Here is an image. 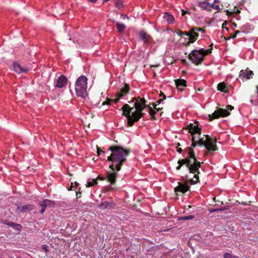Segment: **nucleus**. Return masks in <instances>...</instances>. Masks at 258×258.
Returning a JSON list of instances; mask_svg holds the SVG:
<instances>
[{
  "instance_id": "nucleus-12",
  "label": "nucleus",
  "mask_w": 258,
  "mask_h": 258,
  "mask_svg": "<svg viewBox=\"0 0 258 258\" xmlns=\"http://www.w3.org/2000/svg\"><path fill=\"white\" fill-rule=\"evenodd\" d=\"M139 36L145 44L147 45L150 44L152 38L146 31L144 30L141 31L139 33Z\"/></svg>"
},
{
  "instance_id": "nucleus-48",
  "label": "nucleus",
  "mask_w": 258,
  "mask_h": 258,
  "mask_svg": "<svg viewBox=\"0 0 258 258\" xmlns=\"http://www.w3.org/2000/svg\"><path fill=\"white\" fill-rule=\"evenodd\" d=\"M194 177L197 179V181H198L199 180V176L198 174H195Z\"/></svg>"
},
{
  "instance_id": "nucleus-32",
  "label": "nucleus",
  "mask_w": 258,
  "mask_h": 258,
  "mask_svg": "<svg viewBox=\"0 0 258 258\" xmlns=\"http://www.w3.org/2000/svg\"><path fill=\"white\" fill-rule=\"evenodd\" d=\"M97 184V179H93L91 181H88L86 184L87 187H91Z\"/></svg>"
},
{
  "instance_id": "nucleus-19",
  "label": "nucleus",
  "mask_w": 258,
  "mask_h": 258,
  "mask_svg": "<svg viewBox=\"0 0 258 258\" xmlns=\"http://www.w3.org/2000/svg\"><path fill=\"white\" fill-rule=\"evenodd\" d=\"M252 75H253V73L251 71H248L241 70L240 72L239 77H240V78L249 79L251 78V76Z\"/></svg>"
},
{
  "instance_id": "nucleus-41",
  "label": "nucleus",
  "mask_w": 258,
  "mask_h": 258,
  "mask_svg": "<svg viewBox=\"0 0 258 258\" xmlns=\"http://www.w3.org/2000/svg\"><path fill=\"white\" fill-rule=\"evenodd\" d=\"M95 179H97V181L98 180H104L106 179V177H103L102 176H101L100 175H99L98 176V177Z\"/></svg>"
},
{
  "instance_id": "nucleus-8",
  "label": "nucleus",
  "mask_w": 258,
  "mask_h": 258,
  "mask_svg": "<svg viewBox=\"0 0 258 258\" xmlns=\"http://www.w3.org/2000/svg\"><path fill=\"white\" fill-rule=\"evenodd\" d=\"M229 115L230 112L227 110L220 108L211 114V121L214 119L218 118L220 117H226Z\"/></svg>"
},
{
  "instance_id": "nucleus-5",
  "label": "nucleus",
  "mask_w": 258,
  "mask_h": 258,
  "mask_svg": "<svg viewBox=\"0 0 258 258\" xmlns=\"http://www.w3.org/2000/svg\"><path fill=\"white\" fill-rule=\"evenodd\" d=\"M209 53H210L209 49L206 50L204 49L193 50L188 54V59L194 64L198 65L202 62L205 56Z\"/></svg>"
},
{
  "instance_id": "nucleus-30",
  "label": "nucleus",
  "mask_w": 258,
  "mask_h": 258,
  "mask_svg": "<svg viewBox=\"0 0 258 258\" xmlns=\"http://www.w3.org/2000/svg\"><path fill=\"white\" fill-rule=\"evenodd\" d=\"M224 258H239L236 255H233L231 251L229 252H225L223 255Z\"/></svg>"
},
{
  "instance_id": "nucleus-39",
  "label": "nucleus",
  "mask_w": 258,
  "mask_h": 258,
  "mask_svg": "<svg viewBox=\"0 0 258 258\" xmlns=\"http://www.w3.org/2000/svg\"><path fill=\"white\" fill-rule=\"evenodd\" d=\"M180 146V143H177V146H176V151H177V152H178L179 153H181L182 152V149H181V148H178V147H179Z\"/></svg>"
},
{
  "instance_id": "nucleus-28",
  "label": "nucleus",
  "mask_w": 258,
  "mask_h": 258,
  "mask_svg": "<svg viewBox=\"0 0 258 258\" xmlns=\"http://www.w3.org/2000/svg\"><path fill=\"white\" fill-rule=\"evenodd\" d=\"M116 28L118 32L122 33L124 32L125 26L124 24L117 23L116 24Z\"/></svg>"
},
{
  "instance_id": "nucleus-26",
  "label": "nucleus",
  "mask_w": 258,
  "mask_h": 258,
  "mask_svg": "<svg viewBox=\"0 0 258 258\" xmlns=\"http://www.w3.org/2000/svg\"><path fill=\"white\" fill-rule=\"evenodd\" d=\"M175 33L179 36H182L183 35H185L186 36V38H189L190 36V30L188 32L187 31H182L179 29H177L175 30Z\"/></svg>"
},
{
  "instance_id": "nucleus-35",
  "label": "nucleus",
  "mask_w": 258,
  "mask_h": 258,
  "mask_svg": "<svg viewBox=\"0 0 258 258\" xmlns=\"http://www.w3.org/2000/svg\"><path fill=\"white\" fill-rule=\"evenodd\" d=\"M248 27H249V25H243L241 28V31L242 32H247V30L248 29Z\"/></svg>"
},
{
  "instance_id": "nucleus-49",
  "label": "nucleus",
  "mask_w": 258,
  "mask_h": 258,
  "mask_svg": "<svg viewBox=\"0 0 258 258\" xmlns=\"http://www.w3.org/2000/svg\"><path fill=\"white\" fill-rule=\"evenodd\" d=\"M240 32H241V30L235 31L234 34H236V35L237 34L239 33Z\"/></svg>"
},
{
  "instance_id": "nucleus-1",
  "label": "nucleus",
  "mask_w": 258,
  "mask_h": 258,
  "mask_svg": "<svg viewBox=\"0 0 258 258\" xmlns=\"http://www.w3.org/2000/svg\"><path fill=\"white\" fill-rule=\"evenodd\" d=\"M108 150L111 152V154L107 157V161L111 162L109 166L111 171H107L106 178L110 184L114 185L118 172L120 170L123 164L126 161V158L131 153V149L114 145L110 146Z\"/></svg>"
},
{
  "instance_id": "nucleus-18",
  "label": "nucleus",
  "mask_w": 258,
  "mask_h": 258,
  "mask_svg": "<svg viewBox=\"0 0 258 258\" xmlns=\"http://www.w3.org/2000/svg\"><path fill=\"white\" fill-rule=\"evenodd\" d=\"M115 204L112 202L104 201L102 202L99 206V208L103 209H112L114 207Z\"/></svg>"
},
{
  "instance_id": "nucleus-22",
  "label": "nucleus",
  "mask_w": 258,
  "mask_h": 258,
  "mask_svg": "<svg viewBox=\"0 0 258 258\" xmlns=\"http://www.w3.org/2000/svg\"><path fill=\"white\" fill-rule=\"evenodd\" d=\"M4 224L13 227L14 229H16V230L19 231L21 230V229L22 228L21 225L16 224L14 222H5Z\"/></svg>"
},
{
  "instance_id": "nucleus-14",
  "label": "nucleus",
  "mask_w": 258,
  "mask_h": 258,
  "mask_svg": "<svg viewBox=\"0 0 258 258\" xmlns=\"http://www.w3.org/2000/svg\"><path fill=\"white\" fill-rule=\"evenodd\" d=\"M131 90L130 86L128 84L124 83L120 91L117 93L119 95V97H123L124 96L128 94Z\"/></svg>"
},
{
  "instance_id": "nucleus-20",
  "label": "nucleus",
  "mask_w": 258,
  "mask_h": 258,
  "mask_svg": "<svg viewBox=\"0 0 258 258\" xmlns=\"http://www.w3.org/2000/svg\"><path fill=\"white\" fill-rule=\"evenodd\" d=\"M176 87L178 89H181V87L186 86V82L184 79H177L175 80Z\"/></svg>"
},
{
  "instance_id": "nucleus-44",
  "label": "nucleus",
  "mask_w": 258,
  "mask_h": 258,
  "mask_svg": "<svg viewBox=\"0 0 258 258\" xmlns=\"http://www.w3.org/2000/svg\"><path fill=\"white\" fill-rule=\"evenodd\" d=\"M222 210L221 209H211V208L210 211H211V213L216 212V211H217L218 210Z\"/></svg>"
},
{
  "instance_id": "nucleus-29",
  "label": "nucleus",
  "mask_w": 258,
  "mask_h": 258,
  "mask_svg": "<svg viewBox=\"0 0 258 258\" xmlns=\"http://www.w3.org/2000/svg\"><path fill=\"white\" fill-rule=\"evenodd\" d=\"M149 114L151 116V119L156 120L157 119L155 117V114H156V111L155 109L153 108H150V109L148 111Z\"/></svg>"
},
{
  "instance_id": "nucleus-6",
  "label": "nucleus",
  "mask_w": 258,
  "mask_h": 258,
  "mask_svg": "<svg viewBox=\"0 0 258 258\" xmlns=\"http://www.w3.org/2000/svg\"><path fill=\"white\" fill-rule=\"evenodd\" d=\"M185 130H187L188 133H189L192 137L191 141L192 143L191 146L189 148H193L195 147L197 145H198V143L197 141V137L196 135H198L199 136L201 135V128H200L198 125H195L193 123H190L185 128Z\"/></svg>"
},
{
  "instance_id": "nucleus-4",
  "label": "nucleus",
  "mask_w": 258,
  "mask_h": 258,
  "mask_svg": "<svg viewBox=\"0 0 258 258\" xmlns=\"http://www.w3.org/2000/svg\"><path fill=\"white\" fill-rule=\"evenodd\" d=\"M87 78L86 76L82 75L79 77L76 82L75 90L78 96L83 98L87 95Z\"/></svg>"
},
{
  "instance_id": "nucleus-43",
  "label": "nucleus",
  "mask_w": 258,
  "mask_h": 258,
  "mask_svg": "<svg viewBox=\"0 0 258 258\" xmlns=\"http://www.w3.org/2000/svg\"><path fill=\"white\" fill-rule=\"evenodd\" d=\"M181 15L182 16H184L186 14L189 13L188 11H186L184 10H181Z\"/></svg>"
},
{
  "instance_id": "nucleus-2",
  "label": "nucleus",
  "mask_w": 258,
  "mask_h": 258,
  "mask_svg": "<svg viewBox=\"0 0 258 258\" xmlns=\"http://www.w3.org/2000/svg\"><path fill=\"white\" fill-rule=\"evenodd\" d=\"M134 102L133 107L128 104L123 105L120 110H122V115L127 118V123L128 126H132L135 122H138L143 117L145 113L143 110L147 107V101L144 98L140 96L134 97L128 101L130 104Z\"/></svg>"
},
{
  "instance_id": "nucleus-10",
  "label": "nucleus",
  "mask_w": 258,
  "mask_h": 258,
  "mask_svg": "<svg viewBox=\"0 0 258 258\" xmlns=\"http://www.w3.org/2000/svg\"><path fill=\"white\" fill-rule=\"evenodd\" d=\"M178 185L174 189L176 195H179V193L183 195L189 189V187L186 183L178 182Z\"/></svg>"
},
{
  "instance_id": "nucleus-24",
  "label": "nucleus",
  "mask_w": 258,
  "mask_h": 258,
  "mask_svg": "<svg viewBox=\"0 0 258 258\" xmlns=\"http://www.w3.org/2000/svg\"><path fill=\"white\" fill-rule=\"evenodd\" d=\"M216 142L217 140L216 139V138L214 137V138H213V137H211V152L212 151H215L217 150L218 148L217 147Z\"/></svg>"
},
{
  "instance_id": "nucleus-51",
  "label": "nucleus",
  "mask_w": 258,
  "mask_h": 258,
  "mask_svg": "<svg viewBox=\"0 0 258 258\" xmlns=\"http://www.w3.org/2000/svg\"><path fill=\"white\" fill-rule=\"evenodd\" d=\"M147 107H148L149 108V110L150 109V108H153L150 105H147Z\"/></svg>"
},
{
  "instance_id": "nucleus-52",
  "label": "nucleus",
  "mask_w": 258,
  "mask_h": 258,
  "mask_svg": "<svg viewBox=\"0 0 258 258\" xmlns=\"http://www.w3.org/2000/svg\"><path fill=\"white\" fill-rule=\"evenodd\" d=\"M89 1L92 3H94L97 1V0H89Z\"/></svg>"
},
{
  "instance_id": "nucleus-27",
  "label": "nucleus",
  "mask_w": 258,
  "mask_h": 258,
  "mask_svg": "<svg viewBox=\"0 0 258 258\" xmlns=\"http://www.w3.org/2000/svg\"><path fill=\"white\" fill-rule=\"evenodd\" d=\"M164 18L169 24H172L174 21V18L173 16L168 13L165 14Z\"/></svg>"
},
{
  "instance_id": "nucleus-17",
  "label": "nucleus",
  "mask_w": 258,
  "mask_h": 258,
  "mask_svg": "<svg viewBox=\"0 0 258 258\" xmlns=\"http://www.w3.org/2000/svg\"><path fill=\"white\" fill-rule=\"evenodd\" d=\"M223 6L219 0H214L213 3L211 4V9L216 10L217 12H219L222 9Z\"/></svg>"
},
{
  "instance_id": "nucleus-59",
  "label": "nucleus",
  "mask_w": 258,
  "mask_h": 258,
  "mask_svg": "<svg viewBox=\"0 0 258 258\" xmlns=\"http://www.w3.org/2000/svg\"><path fill=\"white\" fill-rule=\"evenodd\" d=\"M257 94H258V86L257 87Z\"/></svg>"
},
{
  "instance_id": "nucleus-11",
  "label": "nucleus",
  "mask_w": 258,
  "mask_h": 258,
  "mask_svg": "<svg viewBox=\"0 0 258 258\" xmlns=\"http://www.w3.org/2000/svg\"><path fill=\"white\" fill-rule=\"evenodd\" d=\"M55 203L54 201H51L48 199H45L42 201L41 203L39 204L41 209L40 210V213L43 214L46 208H51L54 206Z\"/></svg>"
},
{
  "instance_id": "nucleus-40",
  "label": "nucleus",
  "mask_w": 258,
  "mask_h": 258,
  "mask_svg": "<svg viewBox=\"0 0 258 258\" xmlns=\"http://www.w3.org/2000/svg\"><path fill=\"white\" fill-rule=\"evenodd\" d=\"M255 97H253L252 96L251 97L250 100V102L252 104H255V103H256V100L255 99Z\"/></svg>"
},
{
  "instance_id": "nucleus-50",
  "label": "nucleus",
  "mask_w": 258,
  "mask_h": 258,
  "mask_svg": "<svg viewBox=\"0 0 258 258\" xmlns=\"http://www.w3.org/2000/svg\"><path fill=\"white\" fill-rule=\"evenodd\" d=\"M121 16H122L123 18H126L128 19V18L127 17V15H126L122 14V15H121Z\"/></svg>"
},
{
  "instance_id": "nucleus-54",
  "label": "nucleus",
  "mask_w": 258,
  "mask_h": 258,
  "mask_svg": "<svg viewBox=\"0 0 258 258\" xmlns=\"http://www.w3.org/2000/svg\"><path fill=\"white\" fill-rule=\"evenodd\" d=\"M213 200L214 201V202H216V197H214L213 198Z\"/></svg>"
},
{
  "instance_id": "nucleus-13",
  "label": "nucleus",
  "mask_w": 258,
  "mask_h": 258,
  "mask_svg": "<svg viewBox=\"0 0 258 258\" xmlns=\"http://www.w3.org/2000/svg\"><path fill=\"white\" fill-rule=\"evenodd\" d=\"M67 82V78L64 76L61 75L58 77L55 86L57 88H62L66 86Z\"/></svg>"
},
{
  "instance_id": "nucleus-21",
  "label": "nucleus",
  "mask_w": 258,
  "mask_h": 258,
  "mask_svg": "<svg viewBox=\"0 0 258 258\" xmlns=\"http://www.w3.org/2000/svg\"><path fill=\"white\" fill-rule=\"evenodd\" d=\"M240 13V10L238 8L235 7L233 10H229L226 11V14L229 17L234 15H237Z\"/></svg>"
},
{
  "instance_id": "nucleus-15",
  "label": "nucleus",
  "mask_w": 258,
  "mask_h": 258,
  "mask_svg": "<svg viewBox=\"0 0 258 258\" xmlns=\"http://www.w3.org/2000/svg\"><path fill=\"white\" fill-rule=\"evenodd\" d=\"M34 209V206L31 204H28L24 206L17 207L18 210L21 213H25L30 211Z\"/></svg>"
},
{
  "instance_id": "nucleus-31",
  "label": "nucleus",
  "mask_w": 258,
  "mask_h": 258,
  "mask_svg": "<svg viewBox=\"0 0 258 258\" xmlns=\"http://www.w3.org/2000/svg\"><path fill=\"white\" fill-rule=\"evenodd\" d=\"M115 3V6L118 9H120L123 7V3L121 0H113Z\"/></svg>"
},
{
  "instance_id": "nucleus-7",
  "label": "nucleus",
  "mask_w": 258,
  "mask_h": 258,
  "mask_svg": "<svg viewBox=\"0 0 258 258\" xmlns=\"http://www.w3.org/2000/svg\"><path fill=\"white\" fill-rule=\"evenodd\" d=\"M198 31L204 32L203 28H200L198 27H195L190 30V36L189 38H184V41L183 42V44L188 47L190 43H194L198 38L199 34Z\"/></svg>"
},
{
  "instance_id": "nucleus-25",
  "label": "nucleus",
  "mask_w": 258,
  "mask_h": 258,
  "mask_svg": "<svg viewBox=\"0 0 258 258\" xmlns=\"http://www.w3.org/2000/svg\"><path fill=\"white\" fill-rule=\"evenodd\" d=\"M217 88L218 90H220L224 92H228V88L226 86V84L224 82L220 83L217 85Z\"/></svg>"
},
{
  "instance_id": "nucleus-16",
  "label": "nucleus",
  "mask_w": 258,
  "mask_h": 258,
  "mask_svg": "<svg viewBox=\"0 0 258 258\" xmlns=\"http://www.w3.org/2000/svg\"><path fill=\"white\" fill-rule=\"evenodd\" d=\"M14 70L18 74L26 73L28 71V69L26 68H23L20 64L17 62L13 63Z\"/></svg>"
},
{
  "instance_id": "nucleus-45",
  "label": "nucleus",
  "mask_w": 258,
  "mask_h": 258,
  "mask_svg": "<svg viewBox=\"0 0 258 258\" xmlns=\"http://www.w3.org/2000/svg\"><path fill=\"white\" fill-rule=\"evenodd\" d=\"M163 100H164L163 99H159V100H157V101H156V103L155 104H157V105L158 104H160V103H161L163 101Z\"/></svg>"
},
{
  "instance_id": "nucleus-23",
  "label": "nucleus",
  "mask_w": 258,
  "mask_h": 258,
  "mask_svg": "<svg viewBox=\"0 0 258 258\" xmlns=\"http://www.w3.org/2000/svg\"><path fill=\"white\" fill-rule=\"evenodd\" d=\"M199 6L202 9L209 11H210V4L206 1H202L199 3Z\"/></svg>"
},
{
  "instance_id": "nucleus-37",
  "label": "nucleus",
  "mask_w": 258,
  "mask_h": 258,
  "mask_svg": "<svg viewBox=\"0 0 258 258\" xmlns=\"http://www.w3.org/2000/svg\"><path fill=\"white\" fill-rule=\"evenodd\" d=\"M111 101H112V99H109V98H107L106 101L105 102H103L102 103V105H105V104L110 105V102H111Z\"/></svg>"
},
{
  "instance_id": "nucleus-34",
  "label": "nucleus",
  "mask_w": 258,
  "mask_h": 258,
  "mask_svg": "<svg viewBox=\"0 0 258 258\" xmlns=\"http://www.w3.org/2000/svg\"><path fill=\"white\" fill-rule=\"evenodd\" d=\"M152 106H153V108H154V109L155 110V111H156V112H158V111H161V110H162V109H163V107H161V108H160V107H159V108H157V104H155V103H153L152 104Z\"/></svg>"
},
{
  "instance_id": "nucleus-58",
  "label": "nucleus",
  "mask_w": 258,
  "mask_h": 258,
  "mask_svg": "<svg viewBox=\"0 0 258 258\" xmlns=\"http://www.w3.org/2000/svg\"><path fill=\"white\" fill-rule=\"evenodd\" d=\"M212 45H213V44H211V45H210V47H211V50H212Z\"/></svg>"
},
{
  "instance_id": "nucleus-9",
  "label": "nucleus",
  "mask_w": 258,
  "mask_h": 258,
  "mask_svg": "<svg viewBox=\"0 0 258 258\" xmlns=\"http://www.w3.org/2000/svg\"><path fill=\"white\" fill-rule=\"evenodd\" d=\"M198 137L197 138V140L198 145L200 146H204L206 149L207 150L208 152L210 151V136L207 135L205 136L206 138L201 137V136L198 135Z\"/></svg>"
},
{
  "instance_id": "nucleus-42",
  "label": "nucleus",
  "mask_w": 258,
  "mask_h": 258,
  "mask_svg": "<svg viewBox=\"0 0 258 258\" xmlns=\"http://www.w3.org/2000/svg\"><path fill=\"white\" fill-rule=\"evenodd\" d=\"M101 153H104V152L102 151L100 149H99L98 147H97V155L100 156Z\"/></svg>"
},
{
  "instance_id": "nucleus-33",
  "label": "nucleus",
  "mask_w": 258,
  "mask_h": 258,
  "mask_svg": "<svg viewBox=\"0 0 258 258\" xmlns=\"http://www.w3.org/2000/svg\"><path fill=\"white\" fill-rule=\"evenodd\" d=\"M195 218V216L193 215L189 216H184L180 218V219L182 220H188L192 219Z\"/></svg>"
},
{
  "instance_id": "nucleus-47",
  "label": "nucleus",
  "mask_w": 258,
  "mask_h": 258,
  "mask_svg": "<svg viewBox=\"0 0 258 258\" xmlns=\"http://www.w3.org/2000/svg\"><path fill=\"white\" fill-rule=\"evenodd\" d=\"M160 96H163V99H165L166 98V96L162 92H161L160 94Z\"/></svg>"
},
{
  "instance_id": "nucleus-3",
  "label": "nucleus",
  "mask_w": 258,
  "mask_h": 258,
  "mask_svg": "<svg viewBox=\"0 0 258 258\" xmlns=\"http://www.w3.org/2000/svg\"><path fill=\"white\" fill-rule=\"evenodd\" d=\"M188 156L185 159H179L178 161V165L176 167V169L179 170L182 166L185 165L189 173H199V170L201 163L196 158L195 152L192 148H188Z\"/></svg>"
},
{
  "instance_id": "nucleus-46",
  "label": "nucleus",
  "mask_w": 258,
  "mask_h": 258,
  "mask_svg": "<svg viewBox=\"0 0 258 258\" xmlns=\"http://www.w3.org/2000/svg\"><path fill=\"white\" fill-rule=\"evenodd\" d=\"M227 108L228 110H232L234 108V107L233 106H232L231 105H228L227 106Z\"/></svg>"
},
{
  "instance_id": "nucleus-36",
  "label": "nucleus",
  "mask_w": 258,
  "mask_h": 258,
  "mask_svg": "<svg viewBox=\"0 0 258 258\" xmlns=\"http://www.w3.org/2000/svg\"><path fill=\"white\" fill-rule=\"evenodd\" d=\"M116 97L115 99H112L111 101L112 102H114L115 103H117L120 100V99L122 98V97H119V95L117 94H116Z\"/></svg>"
},
{
  "instance_id": "nucleus-56",
  "label": "nucleus",
  "mask_w": 258,
  "mask_h": 258,
  "mask_svg": "<svg viewBox=\"0 0 258 258\" xmlns=\"http://www.w3.org/2000/svg\"><path fill=\"white\" fill-rule=\"evenodd\" d=\"M182 61H183V63H185L186 62L185 59L182 60Z\"/></svg>"
},
{
  "instance_id": "nucleus-53",
  "label": "nucleus",
  "mask_w": 258,
  "mask_h": 258,
  "mask_svg": "<svg viewBox=\"0 0 258 258\" xmlns=\"http://www.w3.org/2000/svg\"><path fill=\"white\" fill-rule=\"evenodd\" d=\"M236 37V34H234L233 35H232V36H231V38H235Z\"/></svg>"
},
{
  "instance_id": "nucleus-57",
  "label": "nucleus",
  "mask_w": 258,
  "mask_h": 258,
  "mask_svg": "<svg viewBox=\"0 0 258 258\" xmlns=\"http://www.w3.org/2000/svg\"><path fill=\"white\" fill-rule=\"evenodd\" d=\"M104 2H108L109 0H103Z\"/></svg>"
},
{
  "instance_id": "nucleus-55",
  "label": "nucleus",
  "mask_w": 258,
  "mask_h": 258,
  "mask_svg": "<svg viewBox=\"0 0 258 258\" xmlns=\"http://www.w3.org/2000/svg\"><path fill=\"white\" fill-rule=\"evenodd\" d=\"M233 26L234 27H236L237 26H236V24L235 23H233Z\"/></svg>"
},
{
  "instance_id": "nucleus-38",
  "label": "nucleus",
  "mask_w": 258,
  "mask_h": 258,
  "mask_svg": "<svg viewBox=\"0 0 258 258\" xmlns=\"http://www.w3.org/2000/svg\"><path fill=\"white\" fill-rule=\"evenodd\" d=\"M42 249L46 252H48L49 251V247L46 245H43L42 246Z\"/></svg>"
}]
</instances>
